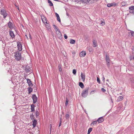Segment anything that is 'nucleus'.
<instances>
[{
  "label": "nucleus",
  "instance_id": "052dcab7",
  "mask_svg": "<svg viewBox=\"0 0 134 134\" xmlns=\"http://www.w3.org/2000/svg\"><path fill=\"white\" fill-rule=\"evenodd\" d=\"M90 134V133H88V132L87 134Z\"/></svg>",
  "mask_w": 134,
  "mask_h": 134
},
{
  "label": "nucleus",
  "instance_id": "5fc2aeb1",
  "mask_svg": "<svg viewBox=\"0 0 134 134\" xmlns=\"http://www.w3.org/2000/svg\"><path fill=\"white\" fill-rule=\"evenodd\" d=\"M103 81H104V80H105V78H104V77H103Z\"/></svg>",
  "mask_w": 134,
  "mask_h": 134
},
{
  "label": "nucleus",
  "instance_id": "c756f323",
  "mask_svg": "<svg viewBox=\"0 0 134 134\" xmlns=\"http://www.w3.org/2000/svg\"><path fill=\"white\" fill-rule=\"evenodd\" d=\"M130 60H134V56L133 55H132L131 56L130 58Z\"/></svg>",
  "mask_w": 134,
  "mask_h": 134
},
{
  "label": "nucleus",
  "instance_id": "a878e982",
  "mask_svg": "<svg viewBox=\"0 0 134 134\" xmlns=\"http://www.w3.org/2000/svg\"><path fill=\"white\" fill-rule=\"evenodd\" d=\"M106 62H110L109 57L107 55H106Z\"/></svg>",
  "mask_w": 134,
  "mask_h": 134
},
{
  "label": "nucleus",
  "instance_id": "4468645a",
  "mask_svg": "<svg viewBox=\"0 0 134 134\" xmlns=\"http://www.w3.org/2000/svg\"><path fill=\"white\" fill-rule=\"evenodd\" d=\"M25 70L26 72L27 73L30 71V67L29 66H26L25 67Z\"/></svg>",
  "mask_w": 134,
  "mask_h": 134
},
{
  "label": "nucleus",
  "instance_id": "6e6d98bb",
  "mask_svg": "<svg viewBox=\"0 0 134 134\" xmlns=\"http://www.w3.org/2000/svg\"><path fill=\"white\" fill-rule=\"evenodd\" d=\"M133 10V13H133L134 14V10Z\"/></svg>",
  "mask_w": 134,
  "mask_h": 134
},
{
  "label": "nucleus",
  "instance_id": "603ef678",
  "mask_svg": "<svg viewBox=\"0 0 134 134\" xmlns=\"http://www.w3.org/2000/svg\"><path fill=\"white\" fill-rule=\"evenodd\" d=\"M132 52L133 54H134V49H132Z\"/></svg>",
  "mask_w": 134,
  "mask_h": 134
},
{
  "label": "nucleus",
  "instance_id": "c9c22d12",
  "mask_svg": "<svg viewBox=\"0 0 134 134\" xmlns=\"http://www.w3.org/2000/svg\"><path fill=\"white\" fill-rule=\"evenodd\" d=\"M76 70L74 69L72 71V73L74 74H76Z\"/></svg>",
  "mask_w": 134,
  "mask_h": 134
},
{
  "label": "nucleus",
  "instance_id": "aec40b11",
  "mask_svg": "<svg viewBox=\"0 0 134 134\" xmlns=\"http://www.w3.org/2000/svg\"><path fill=\"white\" fill-rule=\"evenodd\" d=\"M97 121H95L92 122L91 124V126H93L94 125H96L97 123Z\"/></svg>",
  "mask_w": 134,
  "mask_h": 134
},
{
  "label": "nucleus",
  "instance_id": "20e7f679",
  "mask_svg": "<svg viewBox=\"0 0 134 134\" xmlns=\"http://www.w3.org/2000/svg\"><path fill=\"white\" fill-rule=\"evenodd\" d=\"M32 98L33 100V103L35 104L37 101V98L35 94H33L32 95Z\"/></svg>",
  "mask_w": 134,
  "mask_h": 134
},
{
  "label": "nucleus",
  "instance_id": "680f3d73",
  "mask_svg": "<svg viewBox=\"0 0 134 134\" xmlns=\"http://www.w3.org/2000/svg\"><path fill=\"white\" fill-rule=\"evenodd\" d=\"M120 94L121 95H122V93H120Z\"/></svg>",
  "mask_w": 134,
  "mask_h": 134
},
{
  "label": "nucleus",
  "instance_id": "e2e57ef3",
  "mask_svg": "<svg viewBox=\"0 0 134 134\" xmlns=\"http://www.w3.org/2000/svg\"><path fill=\"white\" fill-rule=\"evenodd\" d=\"M18 10H19V8H18Z\"/></svg>",
  "mask_w": 134,
  "mask_h": 134
},
{
  "label": "nucleus",
  "instance_id": "2f4dec72",
  "mask_svg": "<svg viewBox=\"0 0 134 134\" xmlns=\"http://www.w3.org/2000/svg\"><path fill=\"white\" fill-rule=\"evenodd\" d=\"M69 117V113H66V119H68Z\"/></svg>",
  "mask_w": 134,
  "mask_h": 134
},
{
  "label": "nucleus",
  "instance_id": "4c0bfd02",
  "mask_svg": "<svg viewBox=\"0 0 134 134\" xmlns=\"http://www.w3.org/2000/svg\"><path fill=\"white\" fill-rule=\"evenodd\" d=\"M30 118L31 119H34V116L33 114H32V115H30Z\"/></svg>",
  "mask_w": 134,
  "mask_h": 134
},
{
  "label": "nucleus",
  "instance_id": "37998d69",
  "mask_svg": "<svg viewBox=\"0 0 134 134\" xmlns=\"http://www.w3.org/2000/svg\"><path fill=\"white\" fill-rule=\"evenodd\" d=\"M57 18L59 22H60V20L59 16V17H57Z\"/></svg>",
  "mask_w": 134,
  "mask_h": 134
},
{
  "label": "nucleus",
  "instance_id": "f8f14e48",
  "mask_svg": "<svg viewBox=\"0 0 134 134\" xmlns=\"http://www.w3.org/2000/svg\"><path fill=\"white\" fill-rule=\"evenodd\" d=\"M86 54V53L85 51H82L80 54V56L81 57H85Z\"/></svg>",
  "mask_w": 134,
  "mask_h": 134
},
{
  "label": "nucleus",
  "instance_id": "6ab92c4d",
  "mask_svg": "<svg viewBox=\"0 0 134 134\" xmlns=\"http://www.w3.org/2000/svg\"><path fill=\"white\" fill-rule=\"evenodd\" d=\"M31 87H30L28 88L29 94H30L32 91L33 89Z\"/></svg>",
  "mask_w": 134,
  "mask_h": 134
},
{
  "label": "nucleus",
  "instance_id": "39448f33",
  "mask_svg": "<svg viewBox=\"0 0 134 134\" xmlns=\"http://www.w3.org/2000/svg\"><path fill=\"white\" fill-rule=\"evenodd\" d=\"M27 83H28L29 86L30 87H32L33 86V84L30 79H26Z\"/></svg>",
  "mask_w": 134,
  "mask_h": 134
},
{
  "label": "nucleus",
  "instance_id": "bf43d9fd",
  "mask_svg": "<svg viewBox=\"0 0 134 134\" xmlns=\"http://www.w3.org/2000/svg\"><path fill=\"white\" fill-rule=\"evenodd\" d=\"M51 125V124L50 125Z\"/></svg>",
  "mask_w": 134,
  "mask_h": 134
},
{
  "label": "nucleus",
  "instance_id": "58836bf2",
  "mask_svg": "<svg viewBox=\"0 0 134 134\" xmlns=\"http://www.w3.org/2000/svg\"><path fill=\"white\" fill-rule=\"evenodd\" d=\"M100 24L102 26H103L105 25V23L103 21H102L101 23H100Z\"/></svg>",
  "mask_w": 134,
  "mask_h": 134
},
{
  "label": "nucleus",
  "instance_id": "5701e85b",
  "mask_svg": "<svg viewBox=\"0 0 134 134\" xmlns=\"http://www.w3.org/2000/svg\"><path fill=\"white\" fill-rule=\"evenodd\" d=\"M133 35V31H130L128 32V35L129 36H132V35Z\"/></svg>",
  "mask_w": 134,
  "mask_h": 134
},
{
  "label": "nucleus",
  "instance_id": "6e6552de",
  "mask_svg": "<svg viewBox=\"0 0 134 134\" xmlns=\"http://www.w3.org/2000/svg\"><path fill=\"white\" fill-rule=\"evenodd\" d=\"M18 49L19 51H21L22 49L21 44L20 43L17 44Z\"/></svg>",
  "mask_w": 134,
  "mask_h": 134
},
{
  "label": "nucleus",
  "instance_id": "7ed1b4c3",
  "mask_svg": "<svg viewBox=\"0 0 134 134\" xmlns=\"http://www.w3.org/2000/svg\"><path fill=\"white\" fill-rule=\"evenodd\" d=\"M1 14L3 16V18H5L8 15V14L7 13L6 10L4 9L1 10Z\"/></svg>",
  "mask_w": 134,
  "mask_h": 134
},
{
  "label": "nucleus",
  "instance_id": "2eb2a0df",
  "mask_svg": "<svg viewBox=\"0 0 134 134\" xmlns=\"http://www.w3.org/2000/svg\"><path fill=\"white\" fill-rule=\"evenodd\" d=\"M123 97L122 96H120L118 97L116 101L117 102H119L123 100Z\"/></svg>",
  "mask_w": 134,
  "mask_h": 134
},
{
  "label": "nucleus",
  "instance_id": "dca6fc26",
  "mask_svg": "<svg viewBox=\"0 0 134 134\" xmlns=\"http://www.w3.org/2000/svg\"><path fill=\"white\" fill-rule=\"evenodd\" d=\"M115 4L114 3H111L110 4H107V6L108 7H111L115 6Z\"/></svg>",
  "mask_w": 134,
  "mask_h": 134
},
{
  "label": "nucleus",
  "instance_id": "f03ea898",
  "mask_svg": "<svg viewBox=\"0 0 134 134\" xmlns=\"http://www.w3.org/2000/svg\"><path fill=\"white\" fill-rule=\"evenodd\" d=\"M89 88L87 87L83 90L81 93L82 96L84 98L86 97L88 93V90Z\"/></svg>",
  "mask_w": 134,
  "mask_h": 134
},
{
  "label": "nucleus",
  "instance_id": "f3484780",
  "mask_svg": "<svg viewBox=\"0 0 134 134\" xmlns=\"http://www.w3.org/2000/svg\"><path fill=\"white\" fill-rule=\"evenodd\" d=\"M35 108V105L34 104H32L31 105V111L33 112L35 110L34 109Z\"/></svg>",
  "mask_w": 134,
  "mask_h": 134
},
{
  "label": "nucleus",
  "instance_id": "49530a36",
  "mask_svg": "<svg viewBox=\"0 0 134 134\" xmlns=\"http://www.w3.org/2000/svg\"><path fill=\"white\" fill-rule=\"evenodd\" d=\"M46 28H47L48 29H49V28H50L49 25H46Z\"/></svg>",
  "mask_w": 134,
  "mask_h": 134
},
{
  "label": "nucleus",
  "instance_id": "de8ad7c7",
  "mask_svg": "<svg viewBox=\"0 0 134 134\" xmlns=\"http://www.w3.org/2000/svg\"><path fill=\"white\" fill-rule=\"evenodd\" d=\"M55 15L57 17H59V15H58V14L56 13H55Z\"/></svg>",
  "mask_w": 134,
  "mask_h": 134
},
{
  "label": "nucleus",
  "instance_id": "cd10ccee",
  "mask_svg": "<svg viewBox=\"0 0 134 134\" xmlns=\"http://www.w3.org/2000/svg\"><path fill=\"white\" fill-rule=\"evenodd\" d=\"M93 47H95L97 46V45L96 44V42L95 40H94L93 42Z\"/></svg>",
  "mask_w": 134,
  "mask_h": 134
},
{
  "label": "nucleus",
  "instance_id": "13d9d810",
  "mask_svg": "<svg viewBox=\"0 0 134 134\" xmlns=\"http://www.w3.org/2000/svg\"><path fill=\"white\" fill-rule=\"evenodd\" d=\"M111 101H112V102L113 103V101H112V99L111 98Z\"/></svg>",
  "mask_w": 134,
  "mask_h": 134
},
{
  "label": "nucleus",
  "instance_id": "9b49d317",
  "mask_svg": "<svg viewBox=\"0 0 134 134\" xmlns=\"http://www.w3.org/2000/svg\"><path fill=\"white\" fill-rule=\"evenodd\" d=\"M104 119L103 117H101L99 118L97 120V121L99 123H101L102 122L104 121Z\"/></svg>",
  "mask_w": 134,
  "mask_h": 134
},
{
  "label": "nucleus",
  "instance_id": "423d86ee",
  "mask_svg": "<svg viewBox=\"0 0 134 134\" xmlns=\"http://www.w3.org/2000/svg\"><path fill=\"white\" fill-rule=\"evenodd\" d=\"M56 33L58 38L59 39H61L62 38V34L60 30L56 31Z\"/></svg>",
  "mask_w": 134,
  "mask_h": 134
},
{
  "label": "nucleus",
  "instance_id": "ddd939ff",
  "mask_svg": "<svg viewBox=\"0 0 134 134\" xmlns=\"http://www.w3.org/2000/svg\"><path fill=\"white\" fill-rule=\"evenodd\" d=\"M10 35L12 38H14L15 37L13 32L11 30L9 31Z\"/></svg>",
  "mask_w": 134,
  "mask_h": 134
},
{
  "label": "nucleus",
  "instance_id": "8fccbe9b",
  "mask_svg": "<svg viewBox=\"0 0 134 134\" xmlns=\"http://www.w3.org/2000/svg\"><path fill=\"white\" fill-rule=\"evenodd\" d=\"M132 36L134 37V32L133 31V35H132Z\"/></svg>",
  "mask_w": 134,
  "mask_h": 134
},
{
  "label": "nucleus",
  "instance_id": "393cba45",
  "mask_svg": "<svg viewBox=\"0 0 134 134\" xmlns=\"http://www.w3.org/2000/svg\"><path fill=\"white\" fill-rule=\"evenodd\" d=\"M48 2L49 4V5L50 6H53V4L50 0H48Z\"/></svg>",
  "mask_w": 134,
  "mask_h": 134
},
{
  "label": "nucleus",
  "instance_id": "09e8293b",
  "mask_svg": "<svg viewBox=\"0 0 134 134\" xmlns=\"http://www.w3.org/2000/svg\"><path fill=\"white\" fill-rule=\"evenodd\" d=\"M25 36L26 37V38H27V39L28 40V37L27 36L26 34H25Z\"/></svg>",
  "mask_w": 134,
  "mask_h": 134
},
{
  "label": "nucleus",
  "instance_id": "7c9ffc66",
  "mask_svg": "<svg viewBox=\"0 0 134 134\" xmlns=\"http://www.w3.org/2000/svg\"><path fill=\"white\" fill-rule=\"evenodd\" d=\"M68 102L69 100H68L67 98H66V102L65 103V105L66 106H67V105L68 104Z\"/></svg>",
  "mask_w": 134,
  "mask_h": 134
},
{
  "label": "nucleus",
  "instance_id": "9d476101",
  "mask_svg": "<svg viewBox=\"0 0 134 134\" xmlns=\"http://www.w3.org/2000/svg\"><path fill=\"white\" fill-rule=\"evenodd\" d=\"M81 76L82 79L83 81L84 82L85 80V74L81 72Z\"/></svg>",
  "mask_w": 134,
  "mask_h": 134
},
{
  "label": "nucleus",
  "instance_id": "ea45409f",
  "mask_svg": "<svg viewBox=\"0 0 134 134\" xmlns=\"http://www.w3.org/2000/svg\"><path fill=\"white\" fill-rule=\"evenodd\" d=\"M62 119H60V123L59 124V127H60L61 125V123H62Z\"/></svg>",
  "mask_w": 134,
  "mask_h": 134
},
{
  "label": "nucleus",
  "instance_id": "4d7b16f0",
  "mask_svg": "<svg viewBox=\"0 0 134 134\" xmlns=\"http://www.w3.org/2000/svg\"><path fill=\"white\" fill-rule=\"evenodd\" d=\"M106 80L107 81H109V80L108 79H107Z\"/></svg>",
  "mask_w": 134,
  "mask_h": 134
},
{
  "label": "nucleus",
  "instance_id": "864d4df0",
  "mask_svg": "<svg viewBox=\"0 0 134 134\" xmlns=\"http://www.w3.org/2000/svg\"><path fill=\"white\" fill-rule=\"evenodd\" d=\"M94 91H91L90 93V94H91L93 93V92Z\"/></svg>",
  "mask_w": 134,
  "mask_h": 134
},
{
  "label": "nucleus",
  "instance_id": "bb28decb",
  "mask_svg": "<svg viewBox=\"0 0 134 134\" xmlns=\"http://www.w3.org/2000/svg\"><path fill=\"white\" fill-rule=\"evenodd\" d=\"M70 43L72 44H74L75 43V41L74 40H71L70 41Z\"/></svg>",
  "mask_w": 134,
  "mask_h": 134
},
{
  "label": "nucleus",
  "instance_id": "c85d7f7f",
  "mask_svg": "<svg viewBox=\"0 0 134 134\" xmlns=\"http://www.w3.org/2000/svg\"><path fill=\"white\" fill-rule=\"evenodd\" d=\"M129 10H133L134 9V6H132L129 7Z\"/></svg>",
  "mask_w": 134,
  "mask_h": 134
},
{
  "label": "nucleus",
  "instance_id": "79ce46f5",
  "mask_svg": "<svg viewBox=\"0 0 134 134\" xmlns=\"http://www.w3.org/2000/svg\"><path fill=\"white\" fill-rule=\"evenodd\" d=\"M59 68V71H62V69L60 66V65H59L58 66Z\"/></svg>",
  "mask_w": 134,
  "mask_h": 134
},
{
  "label": "nucleus",
  "instance_id": "0eeeda50",
  "mask_svg": "<svg viewBox=\"0 0 134 134\" xmlns=\"http://www.w3.org/2000/svg\"><path fill=\"white\" fill-rule=\"evenodd\" d=\"M8 27L10 29H12L14 27L12 23L10 21H9L8 24Z\"/></svg>",
  "mask_w": 134,
  "mask_h": 134
},
{
  "label": "nucleus",
  "instance_id": "473e14b6",
  "mask_svg": "<svg viewBox=\"0 0 134 134\" xmlns=\"http://www.w3.org/2000/svg\"><path fill=\"white\" fill-rule=\"evenodd\" d=\"M92 128H90L88 130V133H90V132L92 131Z\"/></svg>",
  "mask_w": 134,
  "mask_h": 134
},
{
  "label": "nucleus",
  "instance_id": "1a4fd4ad",
  "mask_svg": "<svg viewBox=\"0 0 134 134\" xmlns=\"http://www.w3.org/2000/svg\"><path fill=\"white\" fill-rule=\"evenodd\" d=\"M41 18L43 22L44 23H46L47 24V23L46 21V18L43 15L41 16Z\"/></svg>",
  "mask_w": 134,
  "mask_h": 134
},
{
  "label": "nucleus",
  "instance_id": "4be33fe9",
  "mask_svg": "<svg viewBox=\"0 0 134 134\" xmlns=\"http://www.w3.org/2000/svg\"><path fill=\"white\" fill-rule=\"evenodd\" d=\"M79 85L81 88H83L84 85L82 82H79Z\"/></svg>",
  "mask_w": 134,
  "mask_h": 134
},
{
  "label": "nucleus",
  "instance_id": "72a5a7b5",
  "mask_svg": "<svg viewBox=\"0 0 134 134\" xmlns=\"http://www.w3.org/2000/svg\"><path fill=\"white\" fill-rule=\"evenodd\" d=\"M107 65L108 66V67L109 68L110 67L109 62H107Z\"/></svg>",
  "mask_w": 134,
  "mask_h": 134
},
{
  "label": "nucleus",
  "instance_id": "c03bdc74",
  "mask_svg": "<svg viewBox=\"0 0 134 134\" xmlns=\"http://www.w3.org/2000/svg\"><path fill=\"white\" fill-rule=\"evenodd\" d=\"M64 37L65 39H66L67 38V36L66 35V34H64Z\"/></svg>",
  "mask_w": 134,
  "mask_h": 134
},
{
  "label": "nucleus",
  "instance_id": "a211bd4d",
  "mask_svg": "<svg viewBox=\"0 0 134 134\" xmlns=\"http://www.w3.org/2000/svg\"><path fill=\"white\" fill-rule=\"evenodd\" d=\"M53 27L54 29L56 31V32L58 31H59V29H58L57 26L55 25H53Z\"/></svg>",
  "mask_w": 134,
  "mask_h": 134
},
{
  "label": "nucleus",
  "instance_id": "b1692460",
  "mask_svg": "<svg viewBox=\"0 0 134 134\" xmlns=\"http://www.w3.org/2000/svg\"><path fill=\"white\" fill-rule=\"evenodd\" d=\"M37 123V121L36 120H34L33 122V125L34 126V127H35Z\"/></svg>",
  "mask_w": 134,
  "mask_h": 134
},
{
  "label": "nucleus",
  "instance_id": "e433bc0d",
  "mask_svg": "<svg viewBox=\"0 0 134 134\" xmlns=\"http://www.w3.org/2000/svg\"><path fill=\"white\" fill-rule=\"evenodd\" d=\"M97 81L99 83H100V79L98 77H97Z\"/></svg>",
  "mask_w": 134,
  "mask_h": 134
},
{
  "label": "nucleus",
  "instance_id": "3c124183",
  "mask_svg": "<svg viewBox=\"0 0 134 134\" xmlns=\"http://www.w3.org/2000/svg\"><path fill=\"white\" fill-rule=\"evenodd\" d=\"M29 36L30 38V39H32V38L31 36L30 35V34H29Z\"/></svg>",
  "mask_w": 134,
  "mask_h": 134
},
{
  "label": "nucleus",
  "instance_id": "f704fd0d",
  "mask_svg": "<svg viewBox=\"0 0 134 134\" xmlns=\"http://www.w3.org/2000/svg\"><path fill=\"white\" fill-rule=\"evenodd\" d=\"M36 116V117L37 118L38 117V116L39 115V113L37 111L35 113Z\"/></svg>",
  "mask_w": 134,
  "mask_h": 134
},
{
  "label": "nucleus",
  "instance_id": "a19ab883",
  "mask_svg": "<svg viewBox=\"0 0 134 134\" xmlns=\"http://www.w3.org/2000/svg\"><path fill=\"white\" fill-rule=\"evenodd\" d=\"M101 90L104 92H105L106 91L103 88H101Z\"/></svg>",
  "mask_w": 134,
  "mask_h": 134
},
{
  "label": "nucleus",
  "instance_id": "412c9836",
  "mask_svg": "<svg viewBox=\"0 0 134 134\" xmlns=\"http://www.w3.org/2000/svg\"><path fill=\"white\" fill-rule=\"evenodd\" d=\"M121 5L122 6H124L127 5V3L126 2H123L121 3Z\"/></svg>",
  "mask_w": 134,
  "mask_h": 134
},
{
  "label": "nucleus",
  "instance_id": "a18cd8bd",
  "mask_svg": "<svg viewBox=\"0 0 134 134\" xmlns=\"http://www.w3.org/2000/svg\"><path fill=\"white\" fill-rule=\"evenodd\" d=\"M133 10H129V12L130 13H133Z\"/></svg>",
  "mask_w": 134,
  "mask_h": 134
},
{
  "label": "nucleus",
  "instance_id": "f257e3e1",
  "mask_svg": "<svg viewBox=\"0 0 134 134\" xmlns=\"http://www.w3.org/2000/svg\"><path fill=\"white\" fill-rule=\"evenodd\" d=\"M14 57L15 59L17 60H19L21 58V53L18 51L14 53Z\"/></svg>",
  "mask_w": 134,
  "mask_h": 134
}]
</instances>
